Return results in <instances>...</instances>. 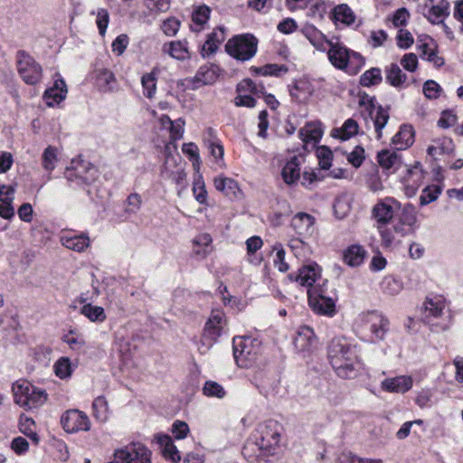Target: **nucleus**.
Instances as JSON below:
<instances>
[{"label": "nucleus", "mask_w": 463, "mask_h": 463, "mask_svg": "<svg viewBox=\"0 0 463 463\" xmlns=\"http://www.w3.org/2000/svg\"><path fill=\"white\" fill-rule=\"evenodd\" d=\"M327 11V5L325 1L318 0L309 7L307 14L314 19H323Z\"/></svg>", "instance_id": "56"}, {"label": "nucleus", "mask_w": 463, "mask_h": 463, "mask_svg": "<svg viewBox=\"0 0 463 463\" xmlns=\"http://www.w3.org/2000/svg\"><path fill=\"white\" fill-rule=\"evenodd\" d=\"M96 82L101 90H110L112 83L115 82L114 74L107 69L97 71Z\"/></svg>", "instance_id": "41"}, {"label": "nucleus", "mask_w": 463, "mask_h": 463, "mask_svg": "<svg viewBox=\"0 0 463 463\" xmlns=\"http://www.w3.org/2000/svg\"><path fill=\"white\" fill-rule=\"evenodd\" d=\"M66 94L67 88L65 81L63 80H55L53 87L45 90L43 99H45L47 106L52 107L63 100L66 98Z\"/></svg>", "instance_id": "21"}, {"label": "nucleus", "mask_w": 463, "mask_h": 463, "mask_svg": "<svg viewBox=\"0 0 463 463\" xmlns=\"http://www.w3.org/2000/svg\"><path fill=\"white\" fill-rule=\"evenodd\" d=\"M309 306L314 312L319 315L333 317L335 314V301L330 296L319 298L317 305Z\"/></svg>", "instance_id": "32"}, {"label": "nucleus", "mask_w": 463, "mask_h": 463, "mask_svg": "<svg viewBox=\"0 0 463 463\" xmlns=\"http://www.w3.org/2000/svg\"><path fill=\"white\" fill-rule=\"evenodd\" d=\"M302 33L313 46H315L317 49H322L326 37L314 25H305Z\"/></svg>", "instance_id": "36"}, {"label": "nucleus", "mask_w": 463, "mask_h": 463, "mask_svg": "<svg viewBox=\"0 0 463 463\" xmlns=\"http://www.w3.org/2000/svg\"><path fill=\"white\" fill-rule=\"evenodd\" d=\"M251 70L255 74L279 76L281 72H287L288 67L285 65L266 64L262 67H252Z\"/></svg>", "instance_id": "46"}, {"label": "nucleus", "mask_w": 463, "mask_h": 463, "mask_svg": "<svg viewBox=\"0 0 463 463\" xmlns=\"http://www.w3.org/2000/svg\"><path fill=\"white\" fill-rule=\"evenodd\" d=\"M161 28L165 35L174 36L180 28V22L175 17H170L163 22Z\"/></svg>", "instance_id": "60"}, {"label": "nucleus", "mask_w": 463, "mask_h": 463, "mask_svg": "<svg viewBox=\"0 0 463 463\" xmlns=\"http://www.w3.org/2000/svg\"><path fill=\"white\" fill-rule=\"evenodd\" d=\"M157 443L162 449L164 457L171 461L176 463L180 461L181 457L176 447L174 445L173 440L169 435L166 434H156L155 436Z\"/></svg>", "instance_id": "24"}, {"label": "nucleus", "mask_w": 463, "mask_h": 463, "mask_svg": "<svg viewBox=\"0 0 463 463\" xmlns=\"http://www.w3.org/2000/svg\"><path fill=\"white\" fill-rule=\"evenodd\" d=\"M319 277V272L317 271V265L303 266L298 269V273H290L288 279L296 281L304 287H313L317 279Z\"/></svg>", "instance_id": "14"}, {"label": "nucleus", "mask_w": 463, "mask_h": 463, "mask_svg": "<svg viewBox=\"0 0 463 463\" xmlns=\"http://www.w3.org/2000/svg\"><path fill=\"white\" fill-rule=\"evenodd\" d=\"M28 400V404L25 405V409L31 410L37 408L46 401V393L44 391L37 389L31 384Z\"/></svg>", "instance_id": "45"}, {"label": "nucleus", "mask_w": 463, "mask_h": 463, "mask_svg": "<svg viewBox=\"0 0 463 463\" xmlns=\"http://www.w3.org/2000/svg\"><path fill=\"white\" fill-rule=\"evenodd\" d=\"M163 52L179 61H185L190 58V52L186 41H173L165 43L163 45Z\"/></svg>", "instance_id": "23"}, {"label": "nucleus", "mask_w": 463, "mask_h": 463, "mask_svg": "<svg viewBox=\"0 0 463 463\" xmlns=\"http://www.w3.org/2000/svg\"><path fill=\"white\" fill-rule=\"evenodd\" d=\"M214 186L231 199H239L241 196V190L237 182L232 178L224 176L216 177L214 179Z\"/></svg>", "instance_id": "19"}, {"label": "nucleus", "mask_w": 463, "mask_h": 463, "mask_svg": "<svg viewBox=\"0 0 463 463\" xmlns=\"http://www.w3.org/2000/svg\"><path fill=\"white\" fill-rule=\"evenodd\" d=\"M93 416L101 422H105L109 419V404L103 396L97 397L93 403Z\"/></svg>", "instance_id": "40"}, {"label": "nucleus", "mask_w": 463, "mask_h": 463, "mask_svg": "<svg viewBox=\"0 0 463 463\" xmlns=\"http://www.w3.org/2000/svg\"><path fill=\"white\" fill-rule=\"evenodd\" d=\"M400 222L402 225H406L410 228L415 225L417 222V212L412 204L407 203L404 205L400 215Z\"/></svg>", "instance_id": "43"}, {"label": "nucleus", "mask_w": 463, "mask_h": 463, "mask_svg": "<svg viewBox=\"0 0 463 463\" xmlns=\"http://www.w3.org/2000/svg\"><path fill=\"white\" fill-rule=\"evenodd\" d=\"M339 366H333L336 374L344 379L354 378L357 373V357L356 354L353 357L347 358L345 362H341Z\"/></svg>", "instance_id": "29"}, {"label": "nucleus", "mask_w": 463, "mask_h": 463, "mask_svg": "<svg viewBox=\"0 0 463 463\" xmlns=\"http://www.w3.org/2000/svg\"><path fill=\"white\" fill-rule=\"evenodd\" d=\"M440 92L441 87L435 80H429L423 85V93L427 99H437Z\"/></svg>", "instance_id": "58"}, {"label": "nucleus", "mask_w": 463, "mask_h": 463, "mask_svg": "<svg viewBox=\"0 0 463 463\" xmlns=\"http://www.w3.org/2000/svg\"><path fill=\"white\" fill-rule=\"evenodd\" d=\"M382 71L379 68H372L360 77V84L364 87L378 85L382 81Z\"/></svg>", "instance_id": "42"}, {"label": "nucleus", "mask_w": 463, "mask_h": 463, "mask_svg": "<svg viewBox=\"0 0 463 463\" xmlns=\"http://www.w3.org/2000/svg\"><path fill=\"white\" fill-rule=\"evenodd\" d=\"M218 67L213 64H204L199 68L194 77L187 78L186 81L193 90L202 86L213 84L218 79Z\"/></svg>", "instance_id": "10"}, {"label": "nucleus", "mask_w": 463, "mask_h": 463, "mask_svg": "<svg viewBox=\"0 0 463 463\" xmlns=\"http://www.w3.org/2000/svg\"><path fill=\"white\" fill-rule=\"evenodd\" d=\"M167 120L169 121L171 127H170V136L173 140L181 139L184 135V120L182 118H179L178 119L172 121L168 117Z\"/></svg>", "instance_id": "57"}, {"label": "nucleus", "mask_w": 463, "mask_h": 463, "mask_svg": "<svg viewBox=\"0 0 463 463\" xmlns=\"http://www.w3.org/2000/svg\"><path fill=\"white\" fill-rule=\"evenodd\" d=\"M317 157L319 160V165L322 169H329L331 166L333 154L331 150L326 147H320L317 150Z\"/></svg>", "instance_id": "61"}, {"label": "nucleus", "mask_w": 463, "mask_h": 463, "mask_svg": "<svg viewBox=\"0 0 463 463\" xmlns=\"http://www.w3.org/2000/svg\"><path fill=\"white\" fill-rule=\"evenodd\" d=\"M54 371L58 377L64 379L71 375V368L69 358L62 357L54 364Z\"/></svg>", "instance_id": "55"}, {"label": "nucleus", "mask_w": 463, "mask_h": 463, "mask_svg": "<svg viewBox=\"0 0 463 463\" xmlns=\"http://www.w3.org/2000/svg\"><path fill=\"white\" fill-rule=\"evenodd\" d=\"M172 432L176 439H182L189 432V427L184 421L175 420L172 425Z\"/></svg>", "instance_id": "63"}, {"label": "nucleus", "mask_w": 463, "mask_h": 463, "mask_svg": "<svg viewBox=\"0 0 463 463\" xmlns=\"http://www.w3.org/2000/svg\"><path fill=\"white\" fill-rule=\"evenodd\" d=\"M454 143L451 138L442 137L433 141V144L427 149L428 154L436 159L438 156L450 154L454 150Z\"/></svg>", "instance_id": "26"}, {"label": "nucleus", "mask_w": 463, "mask_h": 463, "mask_svg": "<svg viewBox=\"0 0 463 463\" xmlns=\"http://www.w3.org/2000/svg\"><path fill=\"white\" fill-rule=\"evenodd\" d=\"M80 313L91 322H103L106 319L104 308L90 303L83 305L80 308Z\"/></svg>", "instance_id": "38"}, {"label": "nucleus", "mask_w": 463, "mask_h": 463, "mask_svg": "<svg viewBox=\"0 0 463 463\" xmlns=\"http://www.w3.org/2000/svg\"><path fill=\"white\" fill-rule=\"evenodd\" d=\"M315 218L306 213H298L291 220L295 232L302 236H310L314 232Z\"/></svg>", "instance_id": "15"}, {"label": "nucleus", "mask_w": 463, "mask_h": 463, "mask_svg": "<svg viewBox=\"0 0 463 463\" xmlns=\"http://www.w3.org/2000/svg\"><path fill=\"white\" fill-rule=\"evenodd\" d=\"M42 160H43L42 164H43V168L46 171L52 172L55 168L56 162L58 160L56 148L52 146H49L43 151Z\"/></svg>", "instance_id": "49"}, {"label": "nucleus", "mask_w": 463, "mask_h": 463, "mask_svg": "<svg viewBox=\"0 0 463 463\" xmlns=\"http://www.w3.org/2000/svg\"><path fill=\"white\" fill-rule=\"evenodd\" d=\"M333 17L335 22H341L345 25L352 24L355 20L354 12L345 4L339 5L334 8Z\"/></svg>", "instance_id": "35"}, {"label": "nucleus", "mask_w": 463, "mask_h": 463, "mask_svg": "<svg viewBox=\"0 0 463 463\" xmlns=\"http://www.w3.org/2000/svg\"><path fill=\"white\" fill-rule=\"evenodd\" d=\"M377 159L383 169L392 173L396 172L402 164L401 156L397 152L390 149L380 151L377 155Z\"/></svg>", "instance_id": "18"}, {"label": "nucleus", "mask_w": 463, "mask_h": 463, "mask_svg": "<svg viewBox=\"0 0 463 463\" xmlns=\"http://www.w3.org/2000/svg\"><path fill=\"white\" fill-rule=\"evenodd\" d=\"M338 463H382L381 459L363 458L350 451H344L338 457Z\"/></svg>", "instance_id": "52"}, {"label": "nucleus", "mask_w": 463, "mask_h": 463, "mask_svg": "<svg viewBox=\"0 0 463 463\" xmlns=\"http://www.w3.org/2000/svg\"><path fill=\"white\" fill-rule=\"evenodd\" d=\"M225 324L224 313L221 310H213L205 323L203 337L215 341L221 335Z\"/></svg>", "instance_id": "11"}, {"label": "nucleus", "mask_w": 463, "mask_h": 463, "mask_svg": "<svg viewBox=\"0 0 463 463\" xmlns=\"http://www.w3.org/2000/svg\"><path fill=\"white\" fill-rule=\"evenodd\" d=\"M203 392L205 396L219 399H222L226 395L224 388L214 381H206L203 387Z\"/></svg>", "instance_id": "47"}, {"label": "nucleus", "mask_w": 463, "mask_h": 463, "mask_svg": "<svg viewBox=\"0 0 463 463\" xmlns=\"http://www.w3.org/2000/svg\"><path fill=\"white\" fill-rule=\"evenodd\" d=\"M281 429V426L275 420L266 421L260 426V437L252 445L256 446L265 455L274 454L280 442ZM250 445L248 444L244 447L243 454H247Z\"/></svg>", "instance_id": "2"}, {"label": "nucleus", "mask_w": 463, "mask_h": 463, "mask_svg": "<svg viewBox=\"0 0 463 463\" xmlns=\"http://www.w3.org/2000/svg\"><path fill=\"white\" fill-rule=\"evenodd\" d=\"M441 193V189L438 185H429L422 190L420 196L421 205H427L438 199Z\"/></svg>", "instance_id": "50"}, {"label": "nucleus", "mask_w": 463, "mask_h": 463, "mask_svg": "<svg viewBox=\"0 0 463 463\" xmlns=\"http://www.w3.org/2000/svg\"><path fill=\"white\" fill-rule=\"evenodd\" d=\"M382 288L385 294L395 296L400 293L402 287V284L393 278H385L382 282Z\"/></svg>", "instance_id": "54"}, {"label": "nucleus", "mask_w": 463, "mask_h": 463, "mask_svg": "<svg viewBox=\"0 0 463 463\" xmlns=\"http://www.w3.org/2000/svg\"><path fill=\"white\" fill-rule=\"evenodd\" d=\"M358 132V124L353 118H348L340 128L334 130V137L347 140Z\"/></svg>", "instance_id": "39"}, {"label": "nucleus", "mask_w": 463, "mask_h": 463, "mask_svg": "<svg viewBox=\"0 0 463 463\" xmlns=\"http://www.w3.org/2000/svg\"><path fill=\"white\" fill-rule=\"evenodd\" d=\"M317 342L314 331L307 326L298 328L294 338V345L298 352H308Z\"/></svg>", "instance_id": "13"}, {"label": "nucleus", "mask_w": 463, "mask_h": 463, "mask_svg": "<svg viewBox=\"0 0 463 463\" xmlns=\"http://www.w3.org/2000/svg\"><path fill=\"white\" fill-rule=\"evenodd\" d=\"M211 9L207 5H200L194 10L192 20L194 24L198 26L195 30H200L203 24L207 23L210 18Z\"/></svg>", "instance_id": "44"}, {"label": "nucleus", "mask_w": 463, "mask_h": 463, "mask_svg": "<svg viewBox=\"0 0 463 463\" xmlns=\"http://www.w3.org/2000/svg\"><path fill=\"white\" fill-rule=\"evenodd\" d=\"M414 141L413 131L411 126L403 125L398 133L394 135L392 143L396 150H403L412 145Z\"/></svg>", "instance_id": "27"}, {"label": "nucleus", "mask_w": 463, "mask_h": 463, "mask_svg": "<svg viewBox=\"0 0 463 463\" xmlns=\"http://www.w3.org/2000/svg\"><path fill=\"white\" fill-rule=\"evenodd\" d=\"M127 204L126 212L128 213H136L142 204L141 196L137 193L129 194L127 198Z\"/></svg>", "instance_id": "62"}, {"label": "nucleus", "mask_w": 463, "mask_h": 463, "mask_svg": "<svg viewBox=\"0 0 463 463\" xmlns=\"http://www.w3.org/2000/svg\"><path fill=\"white\" fill-rule=\"evenodd\" d=\"M355 351L345 340L335 338L328 345V359L333 366H339L340 363L355 355Z\"/></svg>", "instance_id": "9"}, {"label": "nucleus", "mask_w": 463, "mask_h": 463, "mask_svg": "<svg viewBox=\"0 0 463 463\" xmlns=\"http://www.w3.org/2000/svg\"><path fill=\"white\" fill-rule=\"evenodd\" d=\"M326 286V282H324L323 284L315 285L308 289L307 296L309 305H317L319 298L329 296Z\"/></svg>", "instance_id": "53"}, {"label": "nucleus", "mask_w": 463, "mask_h": 463, "mask_svg": "<svg viewBox=\"0 0 463 463\" xmlns=\"http://www.w3.org/2000/svg\"><path fill=\"white\" fill-rule=\"evenodd\" d=\"M128 45V37L127 34H119L112 43V51L117 55H121Z\"/></svg>", "instance_id": "64"}, {"label": "nucleus", "mask_w": 463, "mask_h": 463, "mask_svg": "<svg viewBox=\"0 0 463 463\" xmlns=\"http://www.w3.org/2000/svg\"><path fill=\"white\" fill-rule=\"evenodd\" d=\"M423 177V171L420 167L419 164H416L411 168L408 169L407 175L404 177V181L407 184V189L411 190V193L414 194L420 187Z\"/></svg>", "instance_id": "33"}, {"label": "nucleus", "mask_w": 463, "mask_h": 463, "mask_svg": "<svg viewBox=\"0 0 463 463\" xmlns=\"http://www.w3.org/2000/svg\"><path fill=\"white\" fill-rule=\"evenodd\" d=\"M141 83L143 86V94L146 98L152 99L156 90V81L154 73L150 72L144 74L141 78Z\"/></svg>", "instance_id": "48"}, {"label": "nucleus", "mask_w": 463, "mask_h": 463, "mask_svg": "<svg viewBox=\"0 0 463 463\" xmlns=\"http://www.w3.org/2000/svg\"><path fill=\"white\" fill-rule=\"evenodd\" d=\"M61 423L66 432L88 431L90 429V420L86 413L72 409L66 411L61 418Z\"/></svg>", "instance_id": "6"}, {"label": "nucleus", "mask_w": 463, "mask_h": 463, "mask_svg": "<svg viewBox=\"0 0 463 463\" xmlns=\"http://www.w3.org/2000/svg\"><path fill=\"white\" fill-rule=\"evenodd\" d=\"M406 80V74L402 72L396 63H392L386 68V81L394 87L401 86Z\"/></svg>", "instance_id": "37"}, {"label": "nucleus", "mask_w": 463, "mask_h": 463, "mask_svg": "<svg viewBox=\"0 0 463 463\" xmlns=\"http://www.w3.org/2000/svg\"><path fill=\"white\" fill-rule=\"evenodd\" d=\"M60 241L61 245L66 247L69 250L82 252L90 246V238L86 233H81L80 235H68L62 234L60 237Z\"/></svg>", "instance_id": "20"}, {"label": "nucleus", "mask_w": 463, "mask_h": 463, "mask_svg": "<svg viewBox=\"0 0 463 463\" xmlns=\"http://www.w3.org/2000/svg\"><path fill=\"white\" fill-rule=\"evenodd\" d=\"M109 22V14L107 9L99 8L97 11L96 24L100 35H105Z\"/></svg>", "instance_id": "59"}, {"label": "nucleus", "mask_w": 463, "mask_h": 463, "mask_svg": "<svg viewBox=\"0 0 463 463\" xmlns=\"http://www.w3.org/2000/svg\"><path fill=\"white\" fill-rule=\"evenodd\" d=\"M95 170L93 167L87 168L84 165L75 166L71 169H67L65 172V176L67 180L71 183H77L78 184H89L91 180H93Z\"/></svg>", "instance_id": "22"}, {"label": "nucleus", "mask_w": 463, "mask_h": 463, "mask_svg": "<svg viewBox=\"0 0 463 463\" xmlns=\"http://www.w3.org/2000/svg\"><path fill=\"white\" fill-rule=\"evenodd\" d=\"M420 9L430 23L441 24L449 14V3L447 0H426Z\"/></svg>", "instance_id": "8"}, {"label": "nucleus", "mask_w": 463, "mask_h": 463, "mask_svg": "<svg viewBox=\"0 0 463 463\" xmlns=\"http://www.w3.org/2000/svg\"><path fill=\"white\" fill-rule=\"evenodd\" d=\"M362 321L364 329L371 332L373 340H383L389 330V320L376 311L363 315Z\"/></svg>", "instance_id": "7"}, {"label": "nucleus", "mask_w": 463, "mask_h": 463, "mask_svg": "<svg viewBox=\"0 0 463 463\" xmlns=\"http://www.w3.org/2000/svg\"><path fill=\"white\" fill-rule=\"evenodd\" d=\"M412 378L407 375L387 378L382 382V388L390 392L404 393L411 389Z\"/></svg>", "instance_id": "16"}, {"label": "nucleus", "mask_w": 463, "mask_h": 463, "mask_svg": "<svg viewBox=\"0 0 463 463\" xmlns=\"http://www.w3.org/2000/svg\"><path fill=\"white\" fill-rule=\"evenodd\" d=\"M258 41L250 34L234 36L226 45V52L233 58L240 61L251 59L257 52Z\"/></svg>", "instance_id": "4"}, {"label": "nucleus", "mask_w": 463, "mask_h": 463, "mask_svg": "<svg viewBox=\"0 0 463 463\" xmlns=\"http://www.w3.org/2000/svg\"><path fill=\"white\" fill-rule=\"evenodd\" d=\"M323 131L317 123L309 122L300 128L298 135L303 142H317L322 137Z\"/></svg>", "instance_id": "31"}, {"label": "nucleus", "mask_w": 463, "mask_h": 463, "mask_svg": "<svg viewBox=\"0 0 463 463\" xmlns=\"http://www.w3.org/2000/svg\"><path fill=\"white\" fill-rule=\"evenodd\" d=\"M425 319L429 324L431 323L430 317H439L446 307L445 299L441 296H435L427 298L425 303Z\"/></svg>", "instance_id": "25"}, {"label": "nucleus", "mask_w": 463, "mask_h": 463, "mask_svg": "<svg viewBox=\"0 0 463 463\" xmlns=\"http://www.w3.org/2000/svg\"><path fill=\"white\" fill-rule=\"evenodd\" d=\"M31 383L26 381L16 382L13 385V392L14 402L21 407L25 408L28 404V397L30 394Z\"/></svg>", "instance_id": "30"}, {"label": "nucleus", "mask_w": 463, "mask_h": 463, "mask_svg": "<svg viewBox=\"0 0 463 463\" xmlns=\"http://www.w3.org/2000/svg\"><path fill=\"white\" fill-rule=\"evenodd\" d=\"M233 355L240 367L249 368L253 366L261 354V344L257 339L249 336L233 338Z\"/></svg>", "instance_id": "1"}, {"label": "nucleus", "mask_w": 463, "mask_h": 463, "mask_svg": "<svg viewBox=\"0 0 463 463\" xmlns=\"http://www.w3.org/2000/svg\"><path fill=\"white\" fill-rule=\"evenodd\" d=\"M301 159V157L294 156L283 166L281 176L287 184H295L300 179Z\"/></svg>", "instance_id": "17"}, {"label": "nucleus", "mask_w": 463, "mask_h": 463, "mask_svg": "<svg viewBox=\"0 0 463 463\" xmlns=\"http://www.w3.org/2000/svg\"><path fill=\"white\" fill-rule=\"evenodd\" d=\"M17 70L24 81L30 85H34L42 78V68L24 51L17 52Z\"/></svg>", "instance_id": "5"}, {"label": "nucleus", "mask_w": 463, "mask_h": 463, "mask_svg": "<svg viewBox=\"0 0 463 463\" xmlns=\"http://www.w3.org/2000/svg\"><path fill=\"white\" fill-rule=\"evenodd\" d=\"M393 202V199L386 198L373 207L372 214L377 222L378 229H381V226H385L392 219L394 211L392 203Z\"/></svg>", "instance_id": "12"}, {"label": "nucleus", "mask_w": 463, "mask_h": 463, "mask_svg": "<svg viewBox=\"0 0 463 463\" xmlns=\"http://www.w3.org/2000/svg\"><path fill=\"white\" fill-rule=\"evenodd\" d=\"M365 253L362 246L352 245L344 252V260L351 267H357L364 262Z\"/></svg>", "instance_id": "28"}, {"label": "nucleus", "mask_w": 463, "mask_h": 463, "mask_svg": "<svg viewBox=\"0 0 463 463\" xmlns=\"http://www.w3.org/2000/svg\"><path fill=\"white\" fill-rule=\"evenodd\" d=\"M372 114V118L373 120L374 130L376 133V138L381 139L383 137V128L385 127L389 120V111L387 109L379 106L376 109L375 114Z\"/></svg>", "instance_id": "34"}, {"label": "nucleus", "mask_w": 463, "mask_h": 463, "mask_svg": "<svg viewBox=\"0 0 463 463\" xmlns=\"http://www.w3.org/2000/svg\"><path fill=\"white\" fill-rule=\"evenodd\" d=\"M327 55L334 67L345 70L349 66L354 73H356L364 64V60L360 53L352 52L339 43H330Z\"/></svg>", "instance_id": "3"}, {"label": "nucleus", "mask_w": 463, "mask_h": 463, "mask_svg": "<svg viewBox=\"0 0 463 463\" xmlns=\"http://www.w3.org/2000/svg\"><path fill=\"white\" fill-rule=\"evenodd\" d=\"M62 340L71 349L76 351L80 350L85 345L84 337L81 335H77L74 330H71L63 335Z\"/></svg>", "instance_id": "51"}]
</instances>
